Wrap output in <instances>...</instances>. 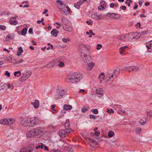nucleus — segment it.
Here are the masks:
<instances>
[{
  "label": "nucleus",
  "mask_w": 152,
  "mask_h": 152,
  "mask_svg": "<svg viewBox=\"0 0 152 152\" xmlns=\"http://www.w3.org/2000/svg\"><path fill=\"white\" fill-rule=\"evenodd\" d=\"M107 112L110 114L111 113H114V111L112 109H107Z\"/></svg>",
  "instance_id": "nucleus-37"
},
{
  "label": "nucleus",
  "mask_w": 152,
  "mask_h": 152,
  "mask_svg": "<svg viewBox=\"0 0 152 152\" xmlns=\"http://www.w3.org/2000/svg\"><path fill=\"white\" fill-rule=\"evenodd\" d=\"M147 115L149 117H152V111H150L147 112Z\"/></svg>",
  "instance_id": "nucleus-47"
},
{
  "label": "nucleus",
  "mask_w": 152,
  "mask_h": 152,
  "mask_svg": "<svg viewBox=\"0 0 152 152\" xmlns=\"http://www.w3.org/2000/svg\"><path fill=\"white\" fill-rule=\"evenodd\" d=\"M126 69L131 68V69L132 71H138L139 69V68L138 66H128L126 68Z\"/></svg>",
  "instance_id": "nucleus-19"
},
{
  "label": "nucleus",
  "mask_w": 152,
  "mask_h": 152,
  "mask_svg": "<svg viewBox=\"0 0 152 152\" xmlns=\"http://www.w3.org/2000/svg\"><path fill=\"white\" fill-rule=\"evenodd\" d=\"M121 8L123 10H125L126 9V7L125 6H122Z\"/></svg>",
  "instance_id": "nucleus-64"
},
{
  "label": "nucleus",
  "mask_w": 152,
  "mask_h": 152,
  "mask_svg": "<svg viewBox=\"0 0 152 152\" xmlns=\"http://www.w3.org/2000/svg\"><path fill=\"white\" fill-rule=\"evenodd\" d=\"M90 118L91 119H95L96 118V116L95 115H89Z\"/></svg>",
  "instance_id": "nucleus-45"
},
{
  "label": "nucleus",
  "mask_w": 152,
  "mask_h": 152,
  "mask_svg": "<svg viewBox=\"0 0 152 152\" xmlns=\"http://www.w3.org/2000/svg\"><path fill=\"white\" fill-rule=\"evenodd\" d=\"M91 17L93 18H97V20H100L102 19V18L99 15H98L97 13H95L92 14Z\"/></svg>",
  "instance_id": "nucleus-24"
},
{
  "label": "nucleus",
  "mask_w": 152,
  "mask_h": 152,
  "mask_svg": "<svg viewBox=\"0 0 152 152\" xmlns=\"http://www.w3.org/2000/svg\"><path fill=\"white\" fill-rule=\"evenodd\" d=\"M58 66L60 67H63L64 66V62L61 61L59 64Z\"/></svg>",
  "instance_id": "nucleus-48"
},
{
  "label": "nucleus",
  "mask_w": 152,
  "mask_h": 152,
  "mask_svg": "<svg viewBox=\"0 0 152 152\" xmlns=\"http://www.w3.org/2000/svg\"><path fill=\"white\" fill-rule=\"evenodd\" d=\"M73 130L71 129L65 128L64 129L60 130L58 132L59 135L62 137H66L69 133H72Z\"/></svg>",
  "instance_id": "nucleus-5"
},
{
  "label": "nucleus",
  "mask_w": 152,
  "mask_h": 152,
  "mask_svg": "<svg viewBox=\"0 0 152 152\" xmlns=\"http://www.w3.org/2000/svg\"><path fill=\"white\" fill-rule=\"evenodd\" d=\"M61 24L64 30L70 32L72 30L71 23L67 18L64 17L62 18Z\"/></svg>",
  "instance_id": "nucleus-4"
},
{
  "label": "nucleus",
  "mask_w": 152,
  "mask_h": 152,
  "mask_svg": "<svg viewBox=\"0 0 152 152\" xmlns=\"http://www.w3.org/2000/svg\"><path fill=\"white\" fill-rule=\"evenodd\" d=\"M38 120L37 118L32 117L23 118L20 121L21 125L27 129L30 127H33L37 124Z\"/></svg>",
  "instance_id": "nucleus-1"
},
{
  "label": "nucleus",
  "mask_w": 152,
  "mask_h": 152,
  "mask_svg": "<svg viewBox=\"0 0 152 152\" xmlns=\"http://www.w3.org/2000/svg\"><path fill=\"white\" fill-rule=\"evenodd\" d=\"M58 33V31L56 29H53L51 32V34L55 37L57 36V34Z\"/></svg>",
  "instance_id": "nucleus-22"
},
{
  "label": "nucleus",
  "mask_w": 152,
  "mask_h": 152,
  "mask_svg": "<svg viewBox=\"0 0 152 152\" xmlns=\"http://www.w3.org/2000/svg\"><path fill=\"white\" fill-rule=\"evenodd\" d=\"M43 132L42 128L41 127H37L28 131L26 133V137L28 138L35 137Z\"/></svg>",
  "instance_id": "nucleus-3"
},
{
  "label": "nucleus",
  "mask_w": 152,
  "mask_h": 152,
  "mask_svg": "<svg viewBox=\"0 0 152 152\" xmlns=\"http://www.w3.org/2000/svg\"><path fill=\"white\" fill-rule=\"evenodd\" d=\"M65 128H70L69 121V119H67L66 120V122L64 124Z\"/></svg>",
  "instance_id": "nucleus-27"
},
{
  "label": "nucleus",
  "mask_w": 152,
  "mask_h": 152,
  "mask_svg": "<svg viewBox=\"0 0 152 152\" xmlns=\"http://www.w3.org/2000/svg\"><path fill=\"white\" fill-rule=\"evenodd\" d=\"M140 124L143 125H145V124L147 123L146 121H144L143 120H141L140 121Z\"/></svg>",
  "instance_id": "nucleus-44"
},
{
  "label": "nucleus",
  "mask_w": 152,
  "mask_h": 152,
  "mask_svg": "<svg viewBox=\"0 0 152 152\" xmlns=\"http://www.w3.org/2000/svg\"><path fill=\"white\" fill-rule=\"evenodd\" d=\"M27 28H25L23 29L21 31V35L24 36L27 33Z\"/></svg>",
  "instance_id": "nucleus-31"
},
{
  "label": "nucleus",
  "mask_w": 152,
  "mask_h": 152,
  "mask_svg": "<svg viewBox=\"0 0 152 152\" xmlns=\"http://www.w3.org/2000/svg\"><path fill=\"white\" fill-rule=\"evenodd\" d=\"M88 110V108L85 107H83L81 109V111L82 113H84Z\"/></svg>",
  "instance_id": "nucleus-40"
},
{
  "label": "nucleus",
  "mask_w": 152,
  "mask_h": 152,
  "mask_svg": "<svg viewBox=\"0 0 152 152\" xmlns=\"http://www.w3.org/2000/svg\"><path fill=\"white\" fill-rule=\"evenodd\" d=\"M33 151L32 148L28 147L21 149L20 152H32Z\"/></svg>",
  "instance_id": "nucleus-15"
},
{
  "label": "nucleus",
  "mask_w": 152,
  "mask_h": 152,
  "mask_svg": "<svg viewBox=\"0 0 152 152\" xmlns=\"http://www.w3.org/2000/svg\"><path fill=\"white\" fill-rule=\"evenodd\" d=\"M82 58L84 62L87 63L90 62L92 61L91 57L89 55H87L86 54L85 56H83Z\"/></svg>",
  "instance_id": "nucleus-12"
},
{
  "label": "nucleus",
  "mask_w": 152,
  "mask_h": 152,
  "mask_svg": "<svg viewBox=\"0 0 152 152\" xmlns=\"http://www.w3.org/2000/svg\"><path fill=\"white\" fill-rule=\"evenodd\" d=\"M15 37V35L13 34H9L7 35L6 36V39H7V38L9 39H12L14 38Z\"/></svg>",
  "instance_id": "nucleus-26"
},
{
  "label": "nucleus",
  "mask_w": 152,
  "mask_h": 152,
  "mask_svg": "<svg viewBox=\"0 0 152 152\" xmlns=\"http://www.w3.org/2000/svg\"><path fill=\"white\" fill-rule=\"evenodd\" d=\"M79 50L80 52V54L82 57L85 56L86 54L87 53L88 49L87 46L82 44H80L79 45Z\"/></svg>",
  "instance_id": "nucleus-6"
},
{
  "label": "nucleus",
  "mask_w": 152,
  "mask_h": 152,
  "mask_svg": "<svg viewBox=\"0 0 152 152\" xmlns=\"http://www.w3.org/2000/svg\"><path fill=\"white\" fill-rule=\"evenodd\" d=\"M98 10H104L105 9V7L102 6L101 4L98 7Z\"/></svg>",
  "instance_id": "nucleus-34"
},
{
  "label": "nucleus",
  "mask_w": 152,
  "mask_h": 152,
  "mask_svg": "<svg viewBox=\"0 0 152 152\" xmlns=\"http://www.w3.org/2000/svg\"><path fill=\"white\" fill-rule=\"evenodd\" d=\"M65 8L68 11V12H70L71 11V10L70 9L69 7H68V6H66Z\"/></svg>",
  "instance_id": "nucleus-59"
},
{
  "label": "nucleus",
  "mask_w": 152,
  "mask_h": 152,
  "mask_svg": "<svg viewBox=\"0 0 152 152\" xmlns=\"http://www.w3.org/2000/svg\"><path fill=\"white\" fill-rule=\"evenodd\" d=\"M94 138L96 139L98 141H102L100 137H99L98 136H96L95 137H94Z\"/></svg>",
  "instance_id": "nucleus-51"
},
{
  "label": "nucleus",
  "mask_w": 152,
  "mask_h": 152,
  "mask_svg": "<svg viewBox=\"0 0 152 152\" xmlns=\"http://www.w3.org/2000/svg\"><path fill=\"white\" fill-rule=\"evenodd\" d=\"M90 141L91 142H92L93 143H95V145H96L98 144V142H96L94 140H92V139H90Z\"/></svg>",
  "instance_id": "nucleus-54"
},
{
  "label": "nucleus",
  "mask_w": 152,
  "mask_h": 152,
  "mask_svg": "<svg viewBox=\"0 0 152 152\" xmlns=\"http://www.w3.org/2000/svg\"><path fill=\"white\" fill-rule=\"evenodd\" d=\"M62 41L66 43L70 41V40L68 38H63Z\"/></svg>",
  "instance_id": "nucleus-43"
},
{
  "label": "nucleus",
  "mask_w": 152,
  "mask_h": 152,
  "mask_svg": "<svg viewBox=\"0 0 152 152\" xmlns=\"http://www.w3.org/2000/svg\"><path fill=\"white\" fill-rule=\"evenodd\" d=\"M64 110L66 111L71 110L72 108V106L66 104H65L64 105Z\"/></svg>",
  "instance_id": "nucleus-21"
},
{
  "label": "nucleus",
  "mask_w": 152,
  "mask_h": 152,
  "mask_svg": "<svg viewBox=\"0 0 152 152\" xmlns=\"http://www.w3.org/2000/svg\"><path fill=\"white\" fill-rule=\"evenodd\" d=\"M126 38V35L125 36L124 35H122V36H121L119 39H120V40H121V41H123V40H124V39H125V38Z\"/></svg>",
  "instance_id": "nucleus-39"
},
{
  "label": "nucleus",
  "mask_w": 152,
  "mask_h": 152,
  "mask_svg": "<svg viewBox=\"0 0 152 152\" xmlns=\"http://www.w3.org/2000/svg\"><path fill=\"white\" fill-rule=\"evenodd\" d=\"M18 16H17L16 17H12L9 20L10 23L12 25H16L17 24L18 22L15 19Z\"/></svg>",
  "instance_id": "nucleus-14"
},
{
  "label": "nucleus",
  "mask_w": 152,
  "mask_h": 152,
  "mask_svg": "<svg viewBox=\"0 0 152 152\" xmlns=\"http://www.w3.org/2000/svg\"><path fill=\"white\" fill-rule=\"evenodd\" d=\"M91 136H94V137H95V136H96V135H95V133L94 132H91Z\"/></svg>",
  "instance_id": "nucleus-63"
},
{
  "label": "nucleus",
  "mask_w": 152,
  "mask_h": 152,
  "mask_svg": "<svg viewBox=\"0 0 152 152\" xmlns=\"http://www.w3.org/2000/svg\"><path fill=\"white\" fill-rule=\"evenodd\" d=\"M4 75H5L7 76L8 77H9L10 76V74L8 71H6Z\"/></svg>",
  "instance_id": "nucleus-49"
},
{
  "label": "nucleus",
  "mask_w": 152,
  "mask_h": 152,
  "mask_svg": "<svg viewBox=\"0 0 152 152\" xmlns=\"http://www.w3.org/2000/svg\"><path fill=\"white\" fill-rule=\"evenodd\" d=\"M65 93V91L64 89L61 88L57 89L54 98L56 99H61Z\"/></svg>",
  "instance_id": "nucleus-8"
},
{
  "label": "nucleus",
  "mask_w": 152,
  "mask_h": 152,
  "mask_svg": "<svg viewBox=\"0 0 152 152\" xmlns=\"http://www.w3.org/2000/svg\"><path fill=\"white\" fill-rule=\"evenodd\" d=\"M102 47V45L101 44H98L97 45L96 49L98 50H99L101 49V48Z\"/></svg>",
  "instance_id": "nucleus-46"
},
{
  "label": "nucleus",
  "mask_w": 152,
  "mask_h": 152,
  "mask_svg": "<svg viewBox=\"0 0 152 152\" xmlns=\"http://www.w3.org/2000/svg\"><path fill=\"white\" fill-rule=\"evenodd\" d=\"M91 111L94 114H97L98 113V111L96 109H92Z\"/></svg>",
  "instance_id": "nucleus-41"
},
{
  "label": "nucleus",
  "mask_w": 152,
  "mask_h": 152,
  "mask_svg": "<svg viewBox=\"0 0 152 152\" xmlns=\"http://www.w3.org/2000/svg\"><path fill=\"white\" fill-rule=\"evenodd\" d=\"M84 0H80V1H78V2L79 3V4L81 5L84 2Z\"/></svg>",
  "instance_id": "nucleus-56"
},
{
  "label": "nucleus",
  "mask_w": 152,
  "mask_h": 152,
  "mask_svg": "<svg viewBox=\"0 0 152 152\" xmlns=\"http://www.w3.org/2000/svg\"><path fill=\"white\" fill-rule=\"evenodd\" d=\"M86 22L88 25H92V23H91L89 21H87Z\"/></svg>",
  "instance_id": "nucleus-61"
},
{
  "label": "nucleus",
  "mask_w": 152,
  "mask_h": 152,
  "mask_svg": "<svg viewBox=\"0 0 152 152\" xmlns=\"http://www.w3.org/2000/svg\"><path fill=\"white\" fill-rule=\"evenodd\" d=\"M146 47L147 48H148V52H151V50H149L151 49V47H150V46H149L148 45H146Z\"/></svg>",
  "instance_id": "nucleus-57"
},
{
  "label": "nucleus",
  "mask_w": 152,
  "mask_h": 152,
  "mask_svg": "<svg viewBox=\"0 0 152 152\" xmlns=\"http://www.w3.org/2000/svg\"><path fill=\"white\" fill-rule=\"evenodd\" d=\"M80 5L78 2H77V3H76L74 4L75 7L77 9H79L80 8Z\"/></svg>",
  "instance_id": "nucleus-38"
},
{
  "label": "nucleus",
  "mask_w": 152,
  "mask_h": 152,
  "mask_svg": "<svg viewBox=\"0 0 152 152\" xmlns=\"http://www.w3.org/2000/svg\"><path fill=\"white\" fill-rule=\"evenodd\" d=\"M97 94L102 95L103 93L102 89L100 88H98L96 89V91Z\"/></svg>",
  "instance_id": "nucleus-30"
},
{
  "label": "nucleus",
  "mask_w": 152,
  "mask_h": 152,
  "mask_svg": "<svg viewBox=\"0 0 152 152\" xmlns=\"http://www.w3.org/2000/svg\"><path fill=\"white\" fill-rule=\"evenodd\" d=\"M150 4V3L149 2L147 1L145 4V6H147Z\"/></svg>",
  "instance_id": "nucleus-62"
},
{
  "label": "nucleus",
  "mask_w": 152,
  "mask_h": 152,
  "mask_svg": "<svg viewBox=\"0 0 152 152\" xmlns=\"http://www.w3.org/2000/svg\"><path fill=\"white\" fill-rule=\"evenodd\" d=\"M115 6V4L113 3H111L110 4V7L111 8H113Z\"/></svg>",
  "instance_id": "nucleus-58"
},
{
  "label": "nucleus",
  "mask_w": 152,
  "mask_h": 152,
  "mask_svg": "<svg viewBox=\"0 0 152 152\" xmlns=\"http://www.w3.org/2000/svg\"><path fill=\"white\" fill-rule=\"evenodd\" d=\"M114 134V132L111 131H110L108 133V136L110 137H112Z\"/></svg>",
  "instance_id": "nucleus-35"
},
{
  "label": "nucleus",
  "mask_w": 152,
  "mask_h": 152,
  "mask_svg": "<svg viewBox=\"0 0 152 152\" xmlns=\"http://www.w3.org/2000/svg\"><path fill=\"white\" fill-rule=\"evenodd\" d=\"M95 135L98 136L100 134V132H99L98 131H95Z\"/></svg>",
  "instance_id": "nucleus-55"
},
{
  "label": "nucleus",
  "mask_w": 152,
  "mask_h": 152,
  "mask_svg": "<svg viewBox=\"0 0 152 152\" xmlns=\"http://www.w3.org/2000/svg\"><path fill=\"white\" fill-rule=\"evenodd\" d=\"M8 87L9 88H11L12 89H13V86H11L9 84L8 85Z\"/></svg>",
  "instance_id": "nucleus-60"
},
{
  "label": "nucleus",
  "mask_w": 152,
  "mask_h": 152,
  "mask_svg": "<svg viewBox=\"0 0 152 152\" xmlns=\"http://www.w3.org/2000/svg\"><path fill=\"white\" fill-rule=\"evenodd\" d=\"M127 46H126L123 47H121L120 48V54H122L124 52L125 50L127 48Z\"/></svg>",
  "instance_id": "nucleus-29"
},
{
  "label": "nucleus",
  "mask_w": 152,
  "mask_h": 152,
  "mask_svg": "<svg viewBox=\"0 0 152 152\" xmlns=\"http://www.w3.org/2000/svg\"><path fill=\"white\" fill-rule=\"evenodd\" d=\"M126 38H127L128 41H130L133 39H138L137 38V32L130 33L126 35Z\"/></svg>",
  "instance_id": "nucleus-9"
},
{
  "label": "nucleus",
  "mask_w": 152,
  "mask_h": 152,
  "mask_svg": "<svg viewBox=\"0 0 152 152\" xmlns=\"http://www.w3.org/2000/svg\"><path fill=\"white\" fill-rule=\"evenodd\" d=\"M28 33L29 34H33V29L32 28H30L28 31Z\"/></svg>",
  "instance_id": "nucleus-50"
},
{
  "label": "nucleus",
  "mask_w": 152,
  "mask_h": 152,
  "mask_svg": "<svg viewBox=\"0 0 152 152\" xmlns=\"http://www.w3.org/2000/svg\"><path fill=\"white\" fill-rule=\"evenodd\" d=\"M44 147V145L42 143H40L39 145L37 146H36V149H37L40 148L42 149Z\"/></svg>",
  "instance_id": "nucleus-32"
},
{
  "label": "nucleus",
  "mask_w": 152,
  "mask_h": 152,
  "mask_svg": "<svg viewBox=\"0 0 152 152\" xmlns=\"http://www.w3.org/2000/svg\"><path fill=\"white\" fill-rule=\"evenodd\" d=\"M58 64L56 63L55 61H52L50 62L48 65V67L49 68H51L53 66H57Z\"/></svg>",
  "instance_id": "nucleus-16"
},
{
  "label": "nucleus",
  "mask_w": 152,
  "mask_h": 152,
  "mask_svg": "<svg viewBox=\"0 0 152 152\" xmlns=\"http://www.w3.org/2000/svg\"><path fill=\"white\" fill-rule=\"evenodd\" d=\"M30 75V73L28 72H25L23 74L22 76L20 78V80L24 81L27 79Z\"/></svg>",
  "instance_id": "nucleus-11"
},
{
  "label": "nucleus",
  "mask_w": 152,
  "mask_h": 152,
  "mask_svg": "<svg viewBox=\"0 0 152 152\" xmlns=\"http://www.w3.org/2000/svg\"><path fill=\"white\" fill-rule=\"evenodd\" d=\"M23 61V60L22 59H20L18 61H15V62L14 63L15 64H18L19 63H20Z\"/></svg>",
  "instance_id": "nucleus-36"
},
{
  "label": "nucleus",
  "mask_w": 152,
  "mask_h": 152,
  "mask_svg": "<svg viewBox=\"0 0 152 152\" xmlns=\"http://www.w3.org/2000/svg\"><path fill=\"white\" fill-rule=\"evenodd\" d=\"M83 78L82 74L80 73L75 72L68 75L65 81L67 83H74L79 82Z\"/></svg>",
  "instance_id": "nucleus-2"
},
{
  "label": "nucleus",
  "mask_w": 152,
  "mask_h": 152,
  "mask_svg": "<svg viewBox=\"0 0 152 152\" xmlns=\"http://www.w3.org/2000/svg\"><path fill=\"white\" fill-rule=\"evenodd\" d=\"M56 3H57V6L59 9L61 10L65 8L66 5L64 1L60 0H57Z\"/></svg>",
  "instance_id": "nucleus-10"
},
{
  "label": "nucleus",
  "mask_w": 152,
  "mask_h": 152,
  "mask_svg": "<svg viewBox=\"0 0 152 152\" xmlns=\"http://www.w3.org/2000/svg\"><path fill=\"white\" fill-rule=\"evenodd\" d=\"M94 66L95 64L94 62L88 63L86 64V69L88 70H91Z\"/></svg>",
  "instance_id": "nucleus-13"
},
{
  "label": "nucleus",
  "mask_w": 152,
  "mask_h": 152,
  "mask_svg": "<svg viewBox=\"0 0 152 152\" xmlns=\"http://www.w3.org/2000/svg\"><path fill=\"white\" fill-rule=\"evenodd\" d=\"M115 72H114L113 74H108L106 75V80L107 81H112L113 80V74Z\"/></svg>",
  "instance_id": "nucleus-18"
},
{
  "label": "nucleus",
  "mask_w": 152,
  "mask_h": 152,
  "mask_svg": "<svg viewBox=\"0 0 152 152\" xmlns=\"http://www.w3.org/2000/svg\"><path fill=\"white\" fill-rule=\"evenodd\" d=\"M14 75L15 77H19L21 75V71L19 70L18 71L15 72H14Z\"/></svg>",
  "instance_id": "nucleus-28"
},
{
  "label": "nucleus",
  "mask_w": 152,
  "mask_h": 152,
  "mask_svg": "<svg viewBox=\"0 0 152 152\" xmlns=\"http://www.w3.org/2000/svg\"><path fill=\"white\" fill-rule=\"evenodd\" d=\"M100 4L102 6L106 7L107 4L104 1H102L100 2Z\"/></svg>",
  "instance_id": "nucleus-42"
},
{
  "label": "nucleus",
  "mask_w": 152,
  "mask_h": 152,
  "mask_svg": "<svg viewBox=\"0 0 152 152\" xmlns=\"http://www.w3.org/2000/svg\"><path fill=\"white\" fill-rule=\"evenodd\" d=\"M15 120L12 118H6L0 120V124L3 125H10L14 123Z\"/></svg>",
  "instance_id": "nucleus-7"
},
{
  "label": "nucleus",
  "mask_w": 152,
  "mask_h": 152,
  "mask_svg": "<svg viewBox=\"0 0 152 152\" xmlns=\"http://www.w3.org/2000/svg\"><path fill=\"white\" fill-rule=\"evenodd\" d=\"M137 38H139L140 37L142 36H143L145 35L146 34V31H142L141 32H137Z\"/></svg>",
  "instance_id": "nucleus-20"
},
{
  "label": "nucleus",
  "mask_w": 152,
  "mask_h": 152,
  "mask_svg": "<svg viewBox=\"0 0 152 152\" xmlns=\"http://www.w3.org/2000/svg\"><path fill=\"white\" fill-rule=\"evenodd\" d=\"M18 51L19 52V53H21L23 51V50L21 47H20L18 49Z\"/></svg>",
  "instance_id": "nucleus-52"
},
{
  "label": "nucleus",
  "mask_w": 152,
  "mask_h": 152,
  "mask_svg": "<svg viewBox=\"0 0 152 152\" xmlns=\"http://www.w3.org/2000/svg\"><path fill=\"white\" fill-rule=\"evenodd\" d=\"M31 104L35 108H38L39 105V102L38 100H35L34 102H31Z\"/></svg>",
  "instance_id": "nucleus-17"
},
{
  "label": "nucleus",
  "mask_w": 152,
  "mask_h": 152,
  "mask_svg": "<svg viewBox=\"0 0 152 152\" xmlns=\"http://www.w3.org/2000/svg\"><path fill=\"white\" fill-rule=\"evenodd\" d=\"M0 28L2 30H4L6 29V27L4 26L0 25Z\"/></svg>",
  "instance_id": "nucleus-53"
},
{
  "label": "nucleus",
  "mask_w": 152,
  "mask_h": 152,
  "mask_svg": "<svg viewBox=\"0 0 152 152\" xmlns=\"http://www.w3.org/2000/svg\"><path fill=\"white\" fill-rule=\"evenodd\" d=\"M134 130L137 134H139L141 131V128L140 127H134Z\"/></svg>",
  "instance_id": "nucleus-25"
},
{
  "label": "nucleus",
  "mask_w": 152,
  "mask_h": 152,
  "mask_svg": "<svg viewBox=\"0 0 152 152\" xmlns=\"http://www.w3.org/2000/svg\"><path fill=\"white\" fill-rule=\"evenodd\" d=\"M66 9L64 8V9L62 10H61V11L63 12L62 13L63 14H64L65 15H68V14L67 13V11H66Z\"/></svg>",
  "instance_id": "nucleus-33"
},
{
  "label": "nucleus",
  "mask_w": 152,
  "mask_h": 152,
  "mask_svg": "<svg viewBox=\"0 0 152 152\" xmlns=\"http://www.w3.org/2000/svg\"><path fill=\"white\" fill-rule=\"evenodd\" d=\"M116 15H117L116 14L110 13H107L106 14L107 16L108 17H111L112 18H116L115 17V16Z\"/></svg>",
  "instance_id": "nucleus-23"
}]
</instances>
